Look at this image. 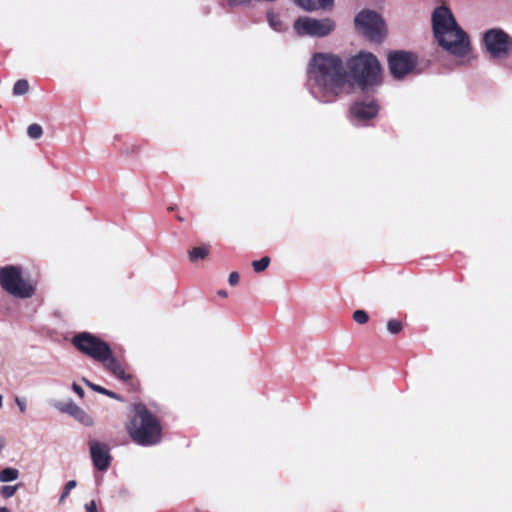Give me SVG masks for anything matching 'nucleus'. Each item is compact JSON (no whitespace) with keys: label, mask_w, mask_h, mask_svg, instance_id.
Wrapping results in <instances>:
<instances>
[{"label":"nucleus","mask_w":512,"mask_h":512,"mask_svg":"<svg viewBox=\"0 0 512 512\" xmlns=\"http://www.w3.org/2000/svg\"><path fill=\"white\" fill-rule=\"evenodd\" d=\"M309 78L312 93L321 102H331L348 85V78L339 57L317 53L310 62Z\"/></svg>","instance_id":"1"},{"label":"nucleus","mask_w":512,"mask_h":512,"mask_svg":"<svg viewBox=\"0 0 512 512\" xmlns=\"http://www.w3.org/2000/svg\"><path fill=\"white\" fill-rule=\"evenodd\" d=\"M432 29L438 45L455 58H466L471 45L467 33L457 23L451 9L441 5L431 15Z\"/></svg>","instance_id":"2"},{"label":"nucleus","mask_w":512,"mask_h":512,"mask_svg":"<svg viewBox=\"0 0 512 512\" xmlns=\"http://www.w3.org/2000/svg\"><path fill=\"white\" fill-rule=\"evenodd\" d=\"M72 343L80 352L102 363L118 379L126 380L128 378L107 342L91 333L82 332L73 337Z\"/></svg>","instance_id":"3"},{"label":"nucleus","mask_w":512,"mask_h":512,"mask_svg":"<svg viewBox=\"0 0 512 512\" xmlns=\"http://www.w3.org/2000/svg\"><path fill=\"white\" fill-rule=\"evenodd\" d=\"M131 439L141 446H151L161 440V426L145 406L136 405L126 425Z\"/></svg>","instance_id":"4"},{"label":"nucleus","mask_w":512,"mask_h":512,"mask_svg":"<svg viewBox=\"0 0 512 512\" xmlns=\"http://www.w3.org/2000/svg\"><path fill=\"white\" fill-rule=\"evenodd\" d=\"M348 67L362 90H366L379 83L380 64L373 54L367 52L359 53L349 60Z\"/></svg>","instance_id":"5"},{"label":"nucleus","mask_w":512,"mask_h":512,"mask_svg":"<svg viewBox=\"0 0 512 512\" xmlns=\"http://www.w3.org/2000/svg\"><path fill=\"white\" fill-rule=\"evenodd\" d=\"M0 285L17 298H30L35 292L34 283L24 277L21 270L14 266L0 269Z\"/></svg>","instance_id":"6"},{"label":"nucleus","mask_w":512,"mask_h":512,"mask_svg":"<svg viewBox=\"0 0 512 512\" xmlns=\"http://www.w3.org/2000/svg\"><path fill=\"white\" fill-rule=\"evenodd\" d=\"M335 29V23L330 18L315 19L300 17L294 22V30L299 36L325 37Z\"/></svg>","instance_id":"7"},{"label":"nucleus","mask_w":512,"mask_h":512,"mask_svg":"<svg viewBox=\"0 0 512 512\" xmlns=\"http://www.w3.org/2000/svg\"><path fill=\"white\" fill-rule=\"evenodd\" d=\"M356 28L362 32L368 39L376 41L382 38L384 34V21L374 11H361L355 18Z\"/></svg>","instance_id":"8"},{"label":"nucleus","mask_w":512,"mask_h":512,"mask_svg":"<svg viewBox=\"0 0 512 512\" xmlns=\"http://www.w3.org/2000/svg\"><path fill=\"white\" fill-rule=\"evenodd\" d=\"M416 62L415 55L409 52H394L388 57L389 69L395 79H402L412 72Z\"/></svg>","instance_id":"9"},{"label":"nucleus","mask_w":512,"mask_h":512,"mask_svg":"<svg viewBox=\"0 0 512 512\" xmlns=\"http://www.w3.org/2000/svg\"><path fill=\"white\" fill-rule=\"evenodd\" d=\"M484 42L487 51L493 58H500L507 55L511 46L510 37L500 29H491L484 35Z\"/></svg>","instance_id":"10"},{"label":"nucleus","mask_w":512,"mask_h":512,"mask_svg":"<svg viewBox=\"0 0 512 512\" xmlns=\"http://www.w3.org/2000/svg\"><path fill=\"white\" fill-rule=\"evenodd\" d=\"M379 107L374 100L355 102L350 108L351 120L356 124H363L376 117Z\"/></svg>","instance_id":"11"},{"label":"nucleus","mask_w":512,"mask_h":512,"mask_svg":"<svg viewBox=\"0 0 512 512\" xmlns=\"http://www.w3.org/2000/svg\"><path fill=\"white\" fill-rule=\"evenodd\" d=\"M89 448L94 466L100 471H105L109 467L111 459L108 445L91 440Z\"/></svg>","instance_id":"12"},{"label":"nucleus","mask_w":512,"mask_h":512,"mask_svg":"<svg viewBox=\"0 0 512 512\" xmlns=\"http://www.w3.org/2000/svg\"><path fill=\"white\" fill-rule=\"evenodd\" d=\"M72 417L85 426H92L93 425V418L80 406L77 405V407L74 409L72 413Z\"/></svg>","instance_id":"13"},{"label":"nucleus","mask_w":512,"mask_h":512,"mask_svg":"<svg viewBox=\"0 0 512 512\" xmlns=\"http://www.w3.org/2000/svg\"><path fill=\"white\" fill-rule=\"evenodd\" d=\"M82 381L85 383L86 386H88L89 388H91L92 390H94L100 394H104L110 398L117 399V400L121 399L120 396L117 395L116 393H114L113 391H110L102 386L96 385L86 378H83Z\"/></svg>","instance_id":"14"},{"label":"nucleus","mask_w":512,"mask_h":512,"mask_svg":"<svg viewBox=\"0 0 512 512\" xmlns=\"http://www.w3.org/2000/svg\"><path fill=\"white\" fill-rule=\"evenodd\" d=\"M19 477V471L16 468H5L0 471V482L6 483L15 481Z\"/></svg>","instance_id":"15"},{"label":"nucleus","mask_w":512,"mask_h":512,"mask_svg":"<svg viewBox=\"0 0 512 512\" xmlns=\"http://www.w3.org/2000/svg\"><path fill=\"white\" fill-rule=\"evenodd\" d=\"M209 253V247L208 246H199L193 248L189 252V259L191 261H197L199 259H204Z\"/></svg>","instance_id":"16"},{"label":"nucleus","mask_w":512,"mask_h":512,"mask_svg":"<svg viewBox=\"0 0 512 512\" xmlns=\"http://www.w3.org/2000/svg\"><path fill=\"white\" fill-rule=\"evenodd\" d=\"M267 20L270 25V27L275 31H281L283 28L282 21L280 19V16L275 13L274 11H268L267 13Z\"/></svg>","instance_id":"17"},{"label":"nucleus","mask_w":512,"mask_h":512,"mask_svg":"<svg viewBox=\"0 0 512 512\" xmlns=\"http://www.w3.org/2000/svg\"><path fill=\"white\" fill-rule=\"evenodd\" d=\"M55 407L62 413H66V414H69L70 416H72V413L74 411V409L77 407V404H75L73 401L71 400H68V401H63V402H58Z\"/></svg>","instance_id":"18"},{"label":"nucleus","mask_w":512,"mask_h":512,"mask_svg":"<svg viewBox=\"0 0 512 512\" xmlns=\"http://www.w3.org/2000/svg\"><path fill=\"white\" fill-rule=\"evenodd\" d=\"M29 90V84L26 80H18L13 87V94L16 96L24 95Z\"/></svg>","instance_id":"19"},{"label":"nucleus","mask_w":512,"mask_h":512,"mask_svg":"<svg viewBox=\"0 0 512 512\" xmlns=\"http://www.w3.org/2000/svg\"><path fill=\"white\" fill-rule=\"evenodd\" d=\"M269 264H270V258L263 257L260 260L253 261L252 267L255 272H262L269 266Z\"/></svg>","instance_id":"20"},{"label":"nucleus","mask_w":512,"mask_h":512,"mask_svg":"<svg viewBox=\"0 0 512 512\" xmlns=\"http://www.w3.org/2000/svg\"><path fill=\"white\" fill-rule=\"evenodd\" d=\"M28 136L32 139H38L42 136V127L38 124H31L27 129Z\"/></svg>","instance_id":"21"},{"label":"nucleus","mask_w":512,"mask_h":512,"mask_svg":"<svg viewBox=\"0 0 512 512\" xmlns=\"http://www.w3.org/2000/svg\"><path fill=\"white\" fill-rule=\"evenodd\" d=\"M298 6L307 10L313 11L317 9V4L314 0H293Z\"/></svg>","instance_id":"22"},{"label":"nucleus","mask_w":512,"mask_h":512,"mask_svg":"<svg viewBox=\"0 0 512 512\" xmlns=\"http://www.w3.org/2000/svg\"><path fill=\"white\" fill-rule=\"evenodd\" d=\"M387 330L391 334H397L402 330V323L398 320H389L387 323Z\"/></svg>","instance_id":"23"},{"label":"nucleus","mask_w":512,"mask_h":512,"mask_svg":"<svg viewBox=\"0 0 512 512\" xmlns=\"http://www.w3.org/2000/svg\"><path fill=\"white\" fill-rule=\"evenodd\" d=\"M77 483L75 480H70L66 483L64 487V491L60 496L59 503H63L66 497L69 495L70 491L76 487Z\"/></svg>","instance_id":"24"},{"label":"nucleus","mask_w":512,"mask_h":512,"mask_svg":"<svg viewBox=\"0 0 512 512\" xmlns=\"http://www.w3.org/2000/svg\"><path fill=\"white\" fill-rule=\"evenodd\" d=\"M353 319L355 322L359 324H365L368 321L369 317L364 310H356L353 314Z\"/></svg>","instance_id":"25"},{"label":"nucleus","mask_w":512,"mask_h":512,"mask_svg":"<svg viewBox=\"0 0 512 512\" xmlns=\"http://www.w3.org/2000/svg\"><path fill=\"white\" fill-rule=\"evenodd\" d=\"M18 489V485H14V486H11V485H6V486H2L1 487V495L4 497V498H10L12 497L16 491Z\"/></svg>","instance_id":"26"},{"label":"nucleus","mask_w":512,"mask_h":512,"mask_svg":"<svg viewBox=\"0 0 512 512\" xmlns=\"http://www.w3.org/2000/svg\"><path fill=\"white\" fill-rule=\"evenodd\" d=\"M15 402H16V405L18 406L19 408V411L24 414L26 413V410H27V400L23 397H16L15 398Z\"/></svg>","instance_id":"27"},{"label":"nucleus","mask_w":512,"mask_h":512,"mask_svg":"<svg viewBox=\"0 0 512 512\" xmlns=\"http://www.w3.org/2000/svg\"><path fill=\"white\" fill-rule=\"evenodd\" d=\"M333 4L334 0H319V7L322 9H331Z\"/></svg>","instance_id":"28"},{"label":"nucleus","mask_w":512,"mask_h":512,"mask_svg":"<svg viewBox=\"0 0 512 512\" xmlns=\"http://www.w3.org/2000/svg\"><path fill=\"white\" fill-rule=\"evenodd\" d=\"M239 274L237 272H232L229 275L228 282L230 285L234 286L239 282Z\"/></svg>","instance_id":"29"},{"label":"nucleus","mask_w":512,"mask_h":512,"mask_svg":"<svg viewBox=\"0 0 512 512\" xmlns=\"http://www.w3.org/2000/svg\"><path fill=\"white\" fill-rule=\"evenodd\" d=\"M72 389L73 391L80 397V398H83L84 397V390L82 387H80L79 385H77L76 383H73L72 384Z\"/></svg>","instance_id":"30"},{"label":"nucleus","mask_w":512,"mask_h":512,"mask_svg":"<svg viewBox=\"0 0 512 512\" xmlns=\"http://www.w3.org/2000/svg\"><path fill=\"white\" fill-rule=\"evenodd\" d=\"M85 509L87 512H97V506L95 501H91L85 505Z\"/></svg>","instance_id":"31"},{"label":"nucleus","mask_w":512,"mask_h":512,"mask_svg":"<svg viewBox=\"0 0 512 512\" xmlns=\"http://www.w3.org/2000/svg\"><path fill=\"white\" fill-rule=\"evenodd\" d=\"M245 3H247V1H246V0H232V1L230 2V4H231V5H233V6H234V5H237V4H245Z\"/></svg>","instance_id":"32"},{"label":"nucleus","mask_w":512,"mask_h":512,"mask_svg":"<svg viewBox=\"0 0 512 512\" xmlns=\"http://www.w3.org/2000/svg\"><path fill=\"white\" fill-rule=\"evenodd\" d=\"M0 512H10V511L7 508L2 507V508H0Z\"/></svg>","instance_id":"33"},{"label":"nucleus","mask_w":512,"mask_h":512,"mask_svg":"<svg viewBox=\"0 0 512 512\" xmlns=\"http://www.w3.org/2000/svg\"><path fill=\"white\" fill-rule=\"evenodd\" d=\"M220 295L225 297L227 294L226 292H220Z\"/></svg>","instance_id":"34"},{"label":"nucleus","mask_w":512,"mask_h":512,"mask_svg":"<svg viewBox=\"0 0 512 512\" xmlns=\"http://www.w3.org/2000/svg\"><path fill=\"white\" fill-rule=\"evenodd\" d=\"M2 407V396L0 395V408Z\"/></svg>","instance_id":"35"}]
</instances>
